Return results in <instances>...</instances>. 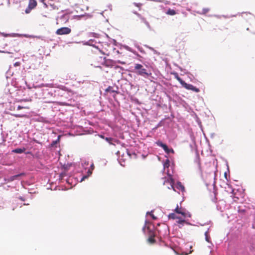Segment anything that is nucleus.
I'll return each instance as SVG.
<instances>
[{"label": "nucleus", "instance_id": "412c9836", "mask_svg": "<svg viewBox=\"0 0 255 255\" xmlns=\"http://www.w3.org/2000/svg\"><path fill=\"white\" fill-rule=\"evenodd\" d=\"M21 109H29V108L28 107H26V106H18L16 108L17 110H19Z\"/></svg>", "mask_w": 255, "mask_h": 255}, {"label": "nucleus", "instance_id": "bb28decb", "mask_svg": "<svg viewBox=\"0 0 255 255\" xmlns=\"http://www.w3.org/2000/svg\"><path fill=\"white\" fill-rule=\"evenodd\" d=\"M59 105H61V106H67V104L66 103H65V102H59L58 103Z\"/></svg>", "mask_w": 255, "mask_h": 255}, {"label": "nucleus", "instance_id": "0eeeda50", "mask_svg": "<svg viewBox=\"0 0 255 255\" xmlns=\"http://www.w3.org/2000/svg\"><path fill=\"white\" fill-rule=\"evenodd\" d=\"M184 88L187 90H190L193 91H194L196 93H198L200 92V90L199 88L194 87L192 84H187L185 81L183 83V84L181 85Z\"/></svg>", "mask_w": 255, "mask_h": 255}, {"label": "nucleus", "instance_id": "7c9ffc66", "mask_svg": "<svg viewBox=\"0 0 255 255\" xmlns=\"http://www.w3.org/2000/svg\"><path fill=\"white\" fill-rule=\"evenodd\" d=\"M63 17L65 19H66V21H68V15H63Z\"/></svg>", "mask_w": 255, "mask_h": 255}, {"label": "nucleus", "instance_id": "f257e3e1", "mask_svg": "<svg viewBox=\"0 0 255 255\" xmlns=\"http://www.w3.org/2000/svg\"><path fill=\"white\" fill-rule=\"evenodd\" d=\"M118 87L114 84L112 86H109L105 89V94H110L115 98L116 95L118 93Z\"/></svg>", "mask_w": 255, "mask_h": 255}, {"label": "nucleus", "instance_id": "473e14b6", "mask_svg": "<svg viewBox=\"0 0 255 255\" xmlns=\"http://www.w3.org/2000/svg\"><path fill=\"white\" fill-rule=\"evenodd\" d=\"M88 173H89V174H92V171H90V170H89V171H88Z\"/></svg>", "mask_w": 255, "mask_h": 255}, {"label": "nucleus", "instance_id": "1a4fd4ad", "mask_svg": "<svg viewBox=\"0 0 255 255\" xmlns=\"http://www.w3.org/2000/svg\"><path fill=\"white\" fill-rule=\"evenodd\" d=\"M105 58V57L102 56H96L94 60L95 66L97 67L101 68L104 62V61H102V59L104 61Z\"/></svg>", "mask_w": 255, "mask_h": 255}, {"label": "nucleus", "instance_id": "2eb2a0df", "mask_svg": "<svg viewBox=\"0 0 255 255\" xmlns=\"http://www.w3.org/2000/svg\"><path fill=\"white\" fill-rule=\"evenodd\" d=\"M168 218L169 219H179V217L177 216L175 213H172L168 215Z\"/></svg>", "mask_w": 255, "mask_h": 255}, {"label": "nucleus", "instance_id": "6e6552de", "mask_svg": "<svg viewBox=\"0 0 255 255\" xmlns=\"http://www.w3.org/2000/svg\"><path fill=\"white\" fill-rule=\"evenodd\" d=\"M156 144L160 147H161L167 153H169L170 152L173 153L174 152V150L172 148L169 149L167 145L162 143L161 141H158L156 142Z\"/></svg>", "mask_w": 255, "mask_h": 255}, {"label": "nucleus", "instance_id": "f03ea898", "mask_svg": "<svg viewBox=\"0 0 255 255\" xmlns=\"http://www.w3.org/2000/svg\"><path fill=\"white\" fill-rule=\"evenodd\" d=\"M135 70L136 72L142 76H148V73L146 72V70L143 68V66L139 64H136L135 66Z\"/></svg>", "mask_w": 255, "mask_h": 255}, {"label": "nucleus", "instance_id": "6ab92c4d", "mask_svg": "<svg viewBox=\"0 0 255 255\" xmlns=\"http://www.w3.org/2000/svg\"><path fill=\"white\" fill-rule=\"evenodd\" d=\"M119 162L121 165L123 166H126L127 165L126 161L123 159V157L120 159Z\"/></svg>", "mask_w": 255, "mask_h": 255}, {"label": "nucleus", "instance_id": "5701e85b", "mask_svg": "<svg viewBox=\"0 0 255 255\" xmlns=\"http://www.w3.org/2000/svg\"><path fill=\"white\" fill-rule=\"evenodd\" d=\"M197 163L198 165L199 166V168H201V163L200 161L199 156L198 154L197 155Z\"/></svg>", "mask_w": 255, "mask_h": 255}, {"label": "nucleus", "instance_id": "b1692460", "mask_svg": "<svg viewBox=\"0 0 255 255\" xmlns=\"http://www.w3.org/2000/svg\"><path fill=\"white\" fill-rule=\"evenodd\" d=\"M168 181L170 183V184H171V186H172V188H173V190H175L174 189V187H173V185H172V184H173V182H174L173 179L170 177V178H169V180H168Z\"/></svg>", "mask_w": 255, "mask_h": 255}, {"label": "nucleus", "instance_id": "9d476101", "mask_svg": "<svg viewBox=\"0 0 255 255\" xmlns=\"http://www.w3.org/2000/svg\"><path fill=\"white\" fill-rule=\"evenodd\" d=\"M155 234L154 233L150 232L149 237L147 239L148 242L150 244H153L155 243L156 241L154 239Z\"/></svg>", "mask_w": 255, "mask_h": 255}, {"label": "nucleus", "instance_id": "ddd939ff", "mask_svg": "<svg viewBox=\"0 0 255 255\" xmlns=\"http://www.w3.org/2000/svg\"><path fill=\"white\" fill-rule=\"evenodd\" d=\"M22 175H23V174L21 173V174L14 175V176H12L10 177L9 178H8L7 179H5V180H7V182H11V181H12L16 179L19 176H20Z\"/></svg>", "mask_w": 255, "mask_h": 255}, {"label": "nucleus", "instance_id": "a878e982", "mask_svg": "<svg viewBox=\"0 0 255 255\" xmlns=\"http://www.w3.org/2000/svg\"><path fill=\"white\" fill-rule=\"evenodd\" d=\"M209 11V8H203V10H202V13H203V14H206V13H207Z\"/></svg>", "mask_w": 255, "mask_h": 255}, {"label": "nucleus", "instance_id": "4468645a", "mask_svg": "<svg viewBox=\"0 0 255 255\" xmlns=\"http://www.w3.org/2000/svg\"><path fill=\"white\" fill-rule=\"evenodd\" d=\"M176 187L177 189L181 190V191H184L185 190L184 186L180 182H179L177 183V185H176Z\"/></svg>", "mask_w": 255, "mask_h": 255}, {"label": "nucleus", "instance_id": "f8f14e48", "mask_svg": "<svg viewBox=\"0 0 255 255\" xmlns=\"http://www.w3.org/2000/svg\"><path fill=\"white\" fill-rule=\"evenodd\" d=\"M172 74L174 76V78L181 84V85L183 84V83L184 81L179 76L177 73L174 72Z\"/></svg>", "mask_w": 255, "mask_h": 255}, {"label": "nucleus", "instance_id": "c756f323", "mask_svg": "<svg viewBox=\"0 0 255 255\" xmlns=\"http://www.w3.org/2000/svg\"><path fill=\"white\" fill-rule=\"evenodd\" d=\"M105 139H106L107 141H108L109 142H111V141H112V139L111 138H110V137H106V138H105Z\"/></svg>", "mask_w": 255, "mask_h": 255}, {"label": "nucleus", "instance_id": "f704fd0d", "mask_svg": "<svg viewBox=\"0 0 255 255\" xmlns=\"http://www.w3.org/2000/svg\"><path fill=\"white\" fill-rule=\"evenodd\" d=\"M128 156H130V154L129 153L128 154Z\"/></svg>", "mask_w": 255, "mask_h": 255}, {"label": "nucleus", "instance_id": "cd10ccee", "mask_svg": "<svg viewBox=\"0 0 255 255\" xmlns=\"http://www.w3.org/2000/svg\"><path fill=\"white\" fill-rule=\"evenodd\" d=\"M20 65V63L19 62H16L14 64V66L15 67L19 66Z\"/></svg>", "mask_w": 255, "mask_h": 255}, {"label": "nucleus", "instance_id": "4be33fe9", "mask_svg": "<svg viewBox=\"0 0 255 255\" xmlns=\"http://www.w3.org/2000/svg\"><path fill=\"white\" fill-rule=\"evenodd\" d=\"M60 138V136L59 135L57 140L52 141V142L51 143V145L53 146L54 145L57 143L59 141Z\"/></svg>", "mask_w": 255, "mask_h": 255}, {"label": "nucleus", "instance_id": "2f4dec72", "mask_svg": "<svg viewBox=\"0 0 255 255\" xmlns=\"http://www.w3.org/2000/svg\"><path fill=\"white\" fill-rule=\"evenodd\" d=\"M91 167L92 168V170H93L94 168V164H92L91 166Z\"/></svg>", "mask_w": 255, "mask_h": 255}, {"label": "nucleus", "instance_id": "f3484780", "mask_svg": "<svg viewBox=\"0 0 255 255\" xmlns=\"http://www.w3.org/2000/svg\"><path fill=\"white\" fill-rule=\"evenodd\" d=\"M167 14L170 15H174L176 14V12L175 10L172 9H169L167 12H166Z\"/></svg>", "mask_w": 255, "mask_h": 255}, {"label": "nucleus", "instance_id": "aec40b11", "mask_svg": "<svg viewBox=\"0 0 255 255\" xmlns=\"http://www.w3.org/2000/svg\"><path fill=\"white\" fill-rule=\"evenodd\" d=\"M169 163L170 161L169 159H166L163 164L164 168H168V167L169 166Z\"/></svg>", "mask_w": 255, "mask_h": 255}, {"label": "nucleus", "instance_id": "9b49d317", "mask_svg": "<svg viewBox=\"0 0 255 255\" xmlns=\"http://www.w3.org/2000/svg\"><path fill=\"white\" fill-rule=\"evenodd\" d=\"M176 223L179 228H182L185 223L188 224L184 219H183L180 217H179V219H178L176 221Z\"/></svg>", "mask_w": 255, "mask_h": 255}, {"label": "nucleus", "instance_id": "7ed1b4c3", "mask_svg": "<svg viewBox=\"0 0 255 255\" xmlns=\"http://www.w3.org/2000/svg\"><path fill=\"white\" fill-rule=\"evenodd\" d=\"M71 32V29L67 27H63L58 29L55 33L57 35L68 34Z\"/></svg>", "mask_w": 255, "mask_h": 255}, {"label": "nucleus", "instance_id": "423d86ee", "mask_svg": "<svg viewBox=\"0 0 255 255\" xmlns=\"http://www.w3.org/2000/svg\"><path fill=\"white\" fill-rule=\"evenodd\" d=\"M37 5L36 0H29L28 7L26 8L25 12L26 13H29L31 10L35 8Z\"/></svg>", "mask_w": 255, "mask_h": 255}, {"label": "nucleus", "instance_id": "393cba45", "mask_svg": "<svg viewBox=\"0 0 255 255\" xmlns=\"http://www.w3.org/2000/svg\"><path fill=\"white\" fill-rule=\"evenodd\" d=\"M147 214H149L152 217V218L153 220H156L157 219V217H156L153 214L152 211H151L150 212H148Z\"/></svg>", "mask_w": 255, "mask_h": 255}, {"label": "nucleus", "instance_id": "dca6fc26", "mask_svg": "<svg viewBox=\"0 0 255 255\" xmlns=\"http://www.w3.org/2000/svg\"><path fill=\"white\" fill-rule=\"evenodd\" d=\"M12 116L15 118H25L27 117L26 115L23 114H11Z\"/></svg>", "mask_w": 255, "mask_h": 255}, {"label": "nucleus", "instance_id": "20e7f679", "mask_svg": "<svg viewBox=\"0 0 255 255\" xmlns=\"http://www.w3.org/2000/svg\"><path fill=\"white\" fill-rule=\"evenodd\" d=\"M102 61H103V59ZM102 66L108 68H112L115 66V63L113 60L105 58Z\"/></svg>", "mask_w": 255, "mask_h": 255}, {"label": "nucleus", "instance_id": "a211bd4d", "mask_svg": "<svg viewBox=\"0 0 255 255\" xmlns=\"http://www.w3.org/2000/svg\"><path fill=\"white\" fill-rule=\"evenodd\" d=\"M25 149L24 148L21 149V148H16L12 150V152L16 153H21L24 151Z\"/></svg>", "mask_w": 255, "mask_h": 255}, {"label": "nucleus", "instance_id": "39448f33", "mask_svg": "<svg viewBox=\"0 0 255 255\" xmlns=\"http://www.w3.org/2000/svg\"><path fill=\"white\" fill-rule=\"evenodd\" d=\"M174 211L176 213L182 215V216L184 218L186 217H191V215L189 213H186L184 211V209H182V208H179L178 206L177 205L175 209L174 210Z\"/></svg>", "mask_w": 255, "mask_h": 255}, {"label": "nucleus", "instance_id": "c85d7f7f", "mask_svg": "<svg viewBox=\"0 0 255 255\" xmlns=\"http://www.w3.org/2000/svg\"><path fill=\"white\" fill-rule=\"evenodd\" d=\"M29 100H28V99H22V100H19L18 102H27V101H29Z\"/></svg>", "mask_w": 255, "mask_h": 255}, {"label": "nucleus", "instance_id": "72a5a7b5", "mask_svg": "<svg viewBox=\"0 0 255 255\" xmlns=\"http://www.w3.org/2000/svg\"><path fill=\"white\" fill-rule=\"evenodd\" d=\"M216 200L215 201V202H216L217 198H215Z\"/></svg>", "mask_w": 255, "mask_h": 255}]
</instances>
